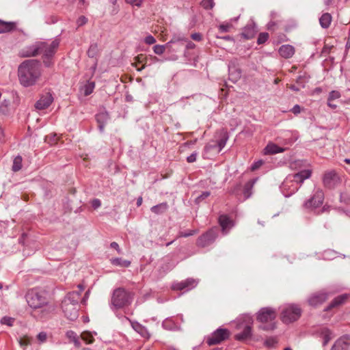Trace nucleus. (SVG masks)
<instances>
[{"instance_id": "obj_1", "label": "nucleus", "mask_w": 350, "mask_h": 350, "mask_svg": "<svg viewBox=\"0 0 350 350\" xmlns=\"http://www.w3.org/2000/svg\"><path fill=\"white\" fill-rule=\"evenodd\" d=\"M60 40L55 38L50 43L46 41H37L27 46L23 51V57H36L42 55L43 63L46 67L52 64V58L54 57L59 46Z\"/></svg>"}, {"instance_id": "obj_2", "label": "nucleus", "mask_w": 350, "mask_h": 350, "mask_svg": "<svg viewBox=\"0 0 350 350\" xmlns=\"http://www.w3.org/2000/svg\"><path fill=\"white\" fill-rule=\"evenodd\" d=\"M26 301L33 309H40L41 319L48 318L55 310V305L51 302L48 293L40 288L29 290L25 295Z\"/></svg>"}, {"instance_id": "obj_3", "label": "nucleus", "mask_w": 350, "mask_h": 350, "mask_svg": "<svg viewBox=\"0 0 350 350\" xmlns=\"http://www.w3.org/2000/svg\"><path fill=\"white\" fill-rule=\"evenodd\" d=\"M41 76V65L39 60L30 59L23 61L18 67L20 84L25 88L33 86Z\"/></svg>"}, {"instance_id": "obj_4", "label": "nucleus", "mask_w": 350, "mask_h": 350, "mask_svg": "<svg viewBox=\"0 0 350 350\" xmlns=\"http://www.w3.org/2000/svg\"><path fill=\"white\" fill-rule=\"evenodd\" d=\"M310 170H303L293 174H289L282 182L280 189L283 195L287 198L295 193L305 180L311 177Z\"/></svg>"}, {"instance_id": "obj_5", "label": "nucleus", "mask_w": 350, "mask_h": 350, "mask_svg": "<svg viewBox=\"0 0 350 350\" xmlns=\"http://www.w3.org/2000/svg\"><path fill=\"white\" fill-rule=\"evenodd\" d=\"M133 299V295L132 293L122 287L117 288L112 293L111 308L113 310L129 306L131 304Z\"/></svg>"}, {"instance_id": "obj_6", "label": "nucleus", "mask_w": 350, "mask_h": 350, "mask_svg": "<svg viewBox=\"0 0 350 350\" xmlns=\"http://www.w3.org/2000/svg\"><path fill=\"white\" fill-rule=\"evenodd\" d=\"M276 318L275 309L271 307H265L259 310L256 314V319L262 323H270L267 325H262L260 328L263 330H273L275 328L273 321Z\"/></svg>"}, {"instance_id": "obj_7", "label": "nucleus", "mask_w": 350, "mask_h": 350, "mask_svg": "<svg viewBox=\"0 0 350 350\" xmlns=\"http://www.w3.org/2000/svg\"><path fill=\"white\" fill-rule=\"evenodd\" d=\"M324 198L323 190L320 188L315 189L310 198L304 201L302 207L307 211H314L323 204Z\"/></svg>"}, {"instance_id": "obj_8", "label": "nucleus", "mask_w": 350, "mask_h": 350, "mask_svg": "<svg viewBox=\"0 0 350 350\" xmlns=\"http://www.w3.org/2000/svg\"><path fill=\"white\" fill-rule=\"evenodd\" d=\"M301 315V308L296 304H289L284 307L281 312L283 323L288 324L296 321Z\"/></svg>"}, {"instance_id": "obj_9", "label": "nucleus", "mask_w": 350, "mask_h": 350, "mask_svg": "<svg viewBox=\"0 0 350 350\" xmlns=\"http://www.w3.org/2000/svg\"><path fill=\"white\" fill-rule=\"evenodd\" d=\"M230 336L228 329L219 327L214 331L206 339V342L209 345H215L227 340Z\"/></svg>"}, {"instance_id": "obj_10", "label": "nucleus", "mask_w": 350, "mask_h": 350, "mask_svg": "<svg viewBox=\"0 0 350 350\" xmlns=\"http://www.w3.org/2000/svg\"><path fill=\"white\" fill-rule=\"evenodd\" d=\"M217 235V230L211 228L198 238L196 245L202 248L208 247L215 242Z\"/></svg>"}, {"instance_id": "obj_11", "label": "nucleus", "mask_w": 350, "mask_h": 350, "mask_svg": "<svg viewBox=\"0 0 350 350\" xmlns=\"http://www.w3.org/2000/svg\"><path fill=\"white\" fill-rule=\"evenodd\" d=\"M198 284V280L193 278H187L180 282H174L172 285V288L174 291H189L194 288Z\"/></svg>"}, {"instance_id": "obj_12", "label": "nucleus", "mask_w": 350, "mask_h": 350, "mask_svg": "<svg viewBox=\"0 0 350 350\" xmlns=\"http://www.w3.org/2000/svg\"><path fill=\"white\" fill-rule=\"evenodd\" d=\"M313 334L323 338V347L326 346L334 336L332 330L325 326L316 327L313 331Z\"/></svg>"}, {"instance_id": "obj_13", "label": "nucleus", "mask_w": 350, "mask_h": 350, "mask_svg": "<svg viewBox=\"0 0 350 350\" xmlns=\"http://www.w3.org/2000/svg\"><path fill=\"white\" fill-rule=\"evenodd\" d=\"M323 183L326 188L333 189L340 183V178L335 171H329L324 174Z\"/></svg>"}, {"instance_id": "obj_14", "label": "nucleus", "mask_w": 350, "mask_h": 350, "mask_svg": "<svg viewBox=\"0 0 350 350\" xmlns=\"http://www.w3.org/2000/svg\"><path fill=\"white\" fill-rule=\"evenodd\" d=\"M63 312L67 319L70 321H75L79 316V306H75L72 304L62 303Z\"/></svg>"}, {"instance_id": "obj_15", "label": "nucleus", "mask_w": 350, "mask_h": 350, "mask_svg": "<svg viewBox=\"0 0 350 350\" xmlns=\"http://www.w3.org/2000/svg\"><path fill=\"white\" fill-rule=\"evenodd\" d=\"M218 221L221 228L222 233L227 234L230 229L234 226V221L226 214H222L219 216Z\"/></svg>"}, {"instance_id": "obj_16", "label": "nucleus", "mask_w": 350, "mask_h": 350, "mask_svg": "<svg viewBox=\"0 0 350 350\" xmlns=\"http://www.w3.org/2000/svg\"><path fill=\"white\" fill-rule=\"evenodd\" d=\"M53 101V97L50 92L42 94L40 99L36 103L35 107L38 110H43L48 108Z\"/></svg>"}, {"instance_id": "obj_17", "label": "nucleus", "mask_w": 350, "mask_h": 350, "mask_svg": "<svg viewBox=\"0 0 350 350\" xmlns=\"http://www.w3.org/2000/svg\"><path fill=\"white\" fill-rule=\"evenodd\" d=\"M328 298V295L324 292H319L312 295L308 298V304L309 305L313 307H317L319 305H321L323 302H325Z\"/></svg>"}, {"instance_id": "obj_18", "label": "nucleus", "mask_w": 350, "mask_h": 350, "mask_svg": "<svg viewBox=\"0 0 350 350\" xmlns=\"http://www.w3.org/2000/svg\"><path fill=\"white\" fill-rule=\"evenodd\" d=\"M350 347V336L345 335L338 338L330 350H349Z\"/></svg>"}, {"instance_id": "obj_19", "label": "nucleus", "mask_w": 350, "mask_h": 350, "mask_svg": "<svg viewBox=\"0 0 350 350\" xmlns=\"http://www.w3.org/2000/svg\"><path fill=\"white\" fill-rule=\"evenodd\" d=\"M125 319L129 321L131 325V327L133 329L137 332L142 337L144 338H150V334L148 331V329L138 323L137 321H133L128 317H124Z\"/></svg>"}, {"instance_id": "obj_20", "label": "nucleus", "mask_w": 350, "mask_h": 350, "mask_svg": "<svg viewBox=\"0 0 350 350\" xmlns=\"http://www.w3.org/2000/svg\"><path fill=\"white\" fill-rule=\"evenodd\" d=\"M256 32V25L253 21H252L243 29L241 36L245 39L250 40L254 38Z\"/></svg>"}, {"instance_id": "obj_21", "label": "nucleus", "mask_w": 350, "mask_h": 350, "mask_svg": "<svg viewBox=\"0 0 350 350\" xmlns=\"http://www.w3.org/2000/svg\"><path fill=\"white\" fill-rule=\"evenodd\" d=\"M163 264L161 266V269L164 273H167L172 270L176 265H177V262H175L173 256L172 255H167L165 256L163 259Z\"/></svg>"}, {"instance_id": "obj_22", "label": "nucleus", "mask_w": 350, "mask_h": 350, "mask_svg": "<svg viewBox=\"0 0 350 350\" xmlns=\"http://www.w3.org/2000/svg\"><path fill=\"white\" fill-rule=\"evenodd\" d=\"M95 118L99 131L103 133L105 124L109 119V113L106 111H101L96 115Z\"/></svg>"}, {"instance_id": "obj_23", "label": "nucleus", "mask_w": 350, "mask_h": 350, "mask_svg": "<svg viewBox=\"0 0 350 350\" xmlns=\"http://www.w3.org/2000/svg\"><path fill=\"white\" fill-rule=\"evenodd\" d=\"M349 297V294H342L340 295L338 297H335L329 304L324 309L325 311H329L332 308H336L343 303L348 299Z\"/></svg>"}, {"instance_id": "obj_24", "label": "nucleus", "mask_w": 350, "mask_h": 350, "mask_svg": "<svg viewBox=\"0 0 350 350\" xmlns=\"http://www.w3.org/2000/svg\"><path fill=\"white\" fill-rule=\"evenodd\" d=\"M252 323L247 324L241 332L235 335V339L243 341L250 338L252 336Z\"/></svg>"}, {"instance_id": "obj_25", "label": "nucleus", "mask_w": 350, "mask_h": 350, "mask_svg": "<svg viewBox=\"0 0 350 350\" xmlns=\"http://www.w3.org/2000/svg\"><path fill=\"white\" fill-rule=\"evenodd\" d=\"M81 294L80 292L72 291L67 294L62 303L72 304L75 306H79V301L80 299Z\"/></svg>"}, {"instance_id": "obj_26", "label": "nucleus", "mask_w": 350, "mask_h": 350, "mask_svg": "<svg viewBox=\"0 0 350 350\" xmlns=\"http://www.w3.org/2000/svg\"><path fill=\"white\" fill-rule=\"evenodd\" d=\"M278 52L280 56L288 59L294 55L295 48L290 44H284L280 47Z\"/></svg>"}, {"instance_id": "obj_27", "label": "nucleus", "mask_w": 350, "mask_h": 350, "mask_svg": "<svg viewBox=\"0 0 350 350\" xmlns=\"http://www.w3.org/2000/svg\"><path fill=\"white\" fill-rule=\"evenodd\" d=\"M286 148L280 147L274 143L269 142L264 149L265 154H275L284 152Z\"/></svg>"}, {"instance_id": "obj_28", "label": "nucleus", "mask_w": 350, "mask_h": 350, "mask_svg": "<svg viewBox=\"0 0 350 350\" xmlns=\"http://www.w3.org/2000/svg\"><path fill=\"white\" fill-rule=\"evenodd\" d=\"M183 40H185L183 38H174L170 41H169L165 45H154L153 46V51L157 55H162L165 52V48L170 46V44Z\"/></svg>"}, {"instance_id": "obj_29", "label": "nucleus", "mask_w": 350, "mask_h": 350, "mask_svg": "<svg viewBox=\"0 0 350 350\" xmlns=\"http://www.w3.org/2000/svg\"><path fill=\"white\" fill-rule=\"evenodd\" d=\"M16 28L15 22H5L0 19V33L13 31Z\"/></svg>"}, {"instance_id": "obj_30", "label": "nucleus", "mask_w": 350, "mask_h": 350, "mask_svg": "<svg viewBox=\"0 0 350 350\" xmlns=\"http://www.w3.org/2000/svg\"><path fill=\"white\" fill-rule=\"evenodd\" d=\"M258 178H254L247 182L243 187V195L246 199L249 198L252 194V189L258 180Z\"/></svg>"}, {"instance_id": "obj_31", "label": "nucleus", "mask_w": 350, "mask_h": 350, "mask_svg": "<svg viewBox=\"0 0 350 350\" xmlns=\"http://www.w3.org/2000/svg\"><path fill=\"white\" fill-rule=\"evenodd\" d=\"M169 208L167 202H162L151 207L150 211L156 215H161L165 213Z\"/></svg>"}, {"instance_id": "obj_32", "label": "nucleus", "mask_w": 350, "mask_h": 350, "mask_svg": "<svg viewBox=\"0 0 350 350\" xmlns=\"http://www.w3.org/2000/svg\"><path fill=\"white\" fill-rule=\"evenodd\" d=\"M332 22V16L329 13H324L319 18V23L322 28L327 29Z\"/></svg>"}, {"instance_id": "obj_33", "label": "nucleus", "mask_w": 350, "mask_h": 350, "mask_svg": "<svg viewBox=\"0 0 350 350\" xmlns=\"http://www.w3.org/2000/svg\"><path fill=\"white\" fill-rule=\"evenodd\" d=\"M228 139V135L226 131H222L220 133V138L217 142V146L219 148L218 151L220 152L226 146Z\"/></svg>"}, {"instance_id": "obj_34", "label": "nucleus", "mask_w": 350, "mask_h": 350, "mask_svg": "<svg viewBox=\"0 0 350 350\" xmlns=\"http://www.w3.org/2000/svg\"><path fill=\"white\" fill-rule=\"evenodd\" d=\"M66 337L70 340V342H72L75 347H79L81 346V342L77 334L72 330H69L66 334Z\"/></svg>"}, {"instance_id": "obj_35", "label": "nucleus", "mask_w": 350, "mask_h": 350, "mask_svg": "<svg viewBox=\"0 0 350 350\" xmlns=\"http://www.w3.org/2000/svg\"><path fill=\"white\" fill-rule=\"evenodd\" d=\"M111 262L113 265L119 266L121 267H129L131 265V261L124 260L121 258H114L111 259Z\"/></svg>"}, {"instance_id": "obj_36", "label": "nucleus", "mask_w": 350, "mask_h": 350, "mask_svg": "<svg viewBox=\"0 0 350 350\" xmlns=\"http://www.w3.org/2000/svg\"><path fill=\"white\" fill-rule=\"evenodd\" d=\"M162 326L165 329L167 330H175L177 329V325L171 319H166L162 323Z\"/></svg>"}, {"instance_id": "obj_37", "label": "nucleus", "mask_w": 350, "mask_h": 350, "mask_svg": "<svg viewBox=\"0 0 350 350\" xmlns=\"http://www.w3.org/2000/svg\"><path fill=\"white\" fill-rule=\"evenodd\" d=\"M22 157L20 155L16 156L13 161L12 170L14 172H18L22 168Z\"/></svg>"}, {"instance_id": "obj_38", "label": "nucleus", "mask_w": 350, "mask_h": 350, "mask_svg": "<svg viewBox=\"0 0 350 350\" xmlns=\"http://www.w3.org/2000/svg\"><path fill=\"white\" fill-rule=\"evenodd\" d=\"M98 45L96 43L92 44L88 51V55L90 57H94L98 53Z\"/></svg>"}, {"instance_id": "obj_39", "label": "nucleus", "mask_w": 350, "mask_h": 350, "mask_svg": "<svg viewBox=\"0 0 350 350\" xmlns=\"http://www.w3.org/2000/svg\"><path fill=\"white\" fill-rule=\"evenodd\" d=\"M210 195H211V192L208 191H205L202 192V193L196 198V200H195L196 204H200L202 201H204L205 199L208 198L210 196Z\"/></svg>"}, {"instance_id": "obj_40", "label": "nucleus", "mask_w": 350, "mask_h": 350, "mask_svg": "<svg viewBox=\"0 0 350 350\" xmlns=\"http://www.w3.org/2000/svg\"><path fill=\"white\" fill-rule=\"evenodd\" d=\"M201 6L205 10H211L215 6L213 0H202Z\"/></svg>"}, {"instance_id": "obj_41", "label": "nucleus", "mask_w": 350, "mask_h": 350, "mask_svg": "<svg viewBox=\"0 0 350 350\" xmlns=\"http://www.w3.org/2000/svg\"><path fill=\"white\" fill-rule=\"evenodd\" d=\"M81 338L88 344H91L94 340L92 334L90 332H83L81 334Z\"/></svg>"}, {"instance_id": "obj_42", "label": "nucleus", "mask_w": 350, "mask_h": 350, "mask_svg": "<svg viewBox=\"0 0 350 350\" xmlns=\"http://www.w3.org/2000/svg\"><path fill=\"white\" fill-rule=\"evenodd\" d=\"M269 38V33L266 32L260 33L258 35V39H257V43L258 44H264L267 41Z\"/></svg>"}, {"instance_id": "obj_43", "label": "nucleus", "mask_w": 350, "mask_h": 350, "mask_svg": "<svg viewBox=\"0 0 350 350\" xmlns=\"http://www.w3.org/2000/svg\"><path fill=\"white\" fill-rule=\"evenodd\" d=\"M94 86L95 85L94 82L88 83L85 85L84 87V94L85 96L91 94L94 89Z\"/></svg>"}, {"instance_id": "obj_44", "label": "nucleus", "mask_w": 350, "mask_h": 350, "mask_svg": "<svg viewBox=\"0 0 350 350\" xmlns=\"http://www.w3.org/2000/svg\"><path fill=\"white\" fill-rule=\"evenodd\" d=\"M197 232L198 231L196 230H187V231H185V232H180L179 234H178V237H188L194 235L195 234L197 233Z\"/></svg>"}, {"instance_id": "obj_45", "label": "nucleus", "mask_w": 350, "mask_h": 350, "mask_svg": "<svg viewBox=\"0 0 350 350\" xmlns=\"http://www.w3.org/2000/svg\"><path fill=\"white\" fill-rule=\"evenodd\" d=\"M341 96L340 93L336 90H332L329 92L327 99L329 100H334L339 98Z\"/></svg>"}, {"instance_id": "obj_46", "label": "nucleus", "mask_w": 350, "mask_h": 350, "mask_svg": "<svg viewBox=\"0 0 350 350\" xmlns=\"http://www.w3.org/2000/svg\"><path fill=\"white\" fill-rule=\"evenodd\" d=\"M14 319L11 317H3L1 320V323L3 325H7L8 326H12Z\"/></svg>"}, {"instance_id": "obj_47", "label": "nucleus", "mask_w": 350, "mask_h": 350, "mask_svg": "<svg viewBox=\"0 0 350 350\" xmlns=\"http://www.w3.org/2000/svg\"><path fill=\"white\" fill-rule=\"evenodd\" d=\"M306 78L305 76L300 75L296 79V83L302 88L305 87V83L307 82Z\"/></svg>"}, {"instance_id": "obj_48", "label": "nucleus", "mask_w": 350, "mask_h": 350, "mask_svg": "<svg viewBox=\"0 0 350 350\" xmlns=\"http://www.w3.org/2000/svg\"><path fill=\"white\" fill-rule=\"evenodd\" d=\"M332 47H333L332 46H329V45L325 44L321 51V56L326 57L330 53Z\"/></svg>"}, {"instance_id": "obj_49", "label": "nucleus", "mask_w": 350, "mask_h": 350, "mask_svg": "<svg viewBox=\"0 0 350 350\" xmlns=\"http://www.w3.org/2000/svg\"><path fill=\"white\" fill-rule=\"evenodd\" d=\"M46 142L49 143L51 145L54 144L57 142V136L55 134H51L47 135L45 139Z\"/></svg>"}, {"instance_id": "obj_50", "label": "nucleus", "mask_w": 350, "mask_h": 350, "mask_svg": "<svg viewBox=\"0 0 350 350\" xmlns=\"http://www.w3.org/2000/svg\"><path fill=\"white\" fill-rule=\"evenodd\" d=\"M231 27H232V25L229 24V23L221 24L219 26V29L221 33H226V32L229 31Z\"/></svg>"}, {"instance_id": "obj_51", "label": "nucleus", "mask_w": 350, "mask_h": 350, "mask_svg": "<svg viewBox=\"0 0 350 350\" xmlns=\"http://www.w3.org/2000/svg\"><path fill=\"white\" fill-rule=\"evenodd\" d=\"M125 1L133 6L141 7L144 0H125Z\"/></svg>"}, {"instance_id": "obj_52", "label": "nucleus", "mask_w": 350, "mask_h": 350, "mask_svg": "<svg viewBox=\"0 0 350 350\" xmlns=\"http://www.w3.org/2000/svg\"><path fill=\"white\" fill-rule=\"evenodd\" d=\"M263 163H264V161L261 159L258 160L257 161H255L251 166V170L255 171V170H258V168H260V167H261Z\"/></svg>"}, {"instance_id": "obj_53", "label": "nucleus", "mask_w": 350, "mask_h": 350, "mask_svg": "<svg viewBox=\"0 0 350 350\" xmlns=\"http://www.w3.org/2000/svg\"><path fill=\"white\" fill-rule=\"evenodd\" d=\"M88 22V18L84 16H81L77 21V24L79 27L83 26Z\"/></svg>"}, {"instance_id": "obj_54", "label": "nucleus", "mask_w": 350, "mask_h": 350, "mask_svg": "<svg viewBox=\"0 0 350 350\" xmlns=\"http://www.w3.org/2000/svg\"><path fill=\"white\" fill-rule=\"evenodd\" d=\"M144 42L146 44L150 45L155 43L156 39L152 35H148L145 38Z\"/></svg>"}, {"instance_id": "obj_55", "label": "nucleus", "mask_w": 350, "mask_h": 350, "mask_svg": "<svg viewBox=\"0 0 350 350\" xmlns=\"http://www.w3.org/2000/svg\"><path fill=\"white\" fill-rule=\"evenodd\" d=\"M91 205L94 209H97L101 206V202L99 199L95 198L91 202Z\"/></svg>"}, {"instance_id": "obj_56", "label": "nucleus", "mask_w": 350, "mask_h": 350, "mask_svg": "<svg viewBox=\"0 0 350 350\" xmlns=\"http://www.w3.org/2000/svg\"><path fill=\"white\" fill-rule=\"evenodd\" d=\"M19 345L24 349L29 344V340L27 338H20L18 340Z\"/></svg>"}, {"instance_id": "obj_57", "label": "nucleus", "mask_w": 350, "mask_h": 350, "mask_svg": "<svg viewBox=\"0 0 350 350\" xmlns=\"http://www.w3.org/2000/svg\"><path fill=\"white\" fill-rule=\"evenodd\" d=\"M197 153L193 152L187 157V161L188 163H193L196 161Z\"/></svg>"}, {"instance_id": "obj_58", "label": "nucleus", "mask_w": 350, "mask_h": 350, "mask_svg": "<svg viewBox=\"0 0 350 350\" xmlns=\"http://www.w3.org/2000/svg\"><path fill=\"white\" fill-rule=\"evenodd\" d=\"M191 38L195 41H200L202 39V36L200 33H193L191 35Z\"/></svg>"}, {"instance_id": "obj_59", "label": "nucleus", "mask_w": 350, "mask_h": 350, "mask_svg": "<svg viewBox=\"0 0 350 350\" xmlns=\"http://www.w3.org/2000/svg\"><path fill=\"white\" fill-rule=\"evenodd\" d=\"M290 111L295 115H297L301 112V107L299 105H295Z\"/></svg>"}, {"instance_id": "obj_60", "label": "nucleus", "mask_w": 350, "mask_h": 350, "mask_svg": "<svg viewBox=\"0 0 350 350\" xmlns=\"http://www.w3.org/2000/svg\"><path fill=\"white\" fill-rule=\"evenodd\" d=\"M38 339L40 342H44L46 340V334L45 332H40L37 336Z\"/></svg>"}, {"instance_id": "obj_61", "label": "nucleus", "mask_w": 350, "mask_h": 350, "mask_svg": "<svg viewBox=\"0 0 350 350\" xmlns=\"http://www.w3.org/2000/svg\"><path fill=\"white\" fill-rule=\"evenodd\" d=\"M27 237V234L26 233H23L21 237L18 239V243L23 245H25Z\"/></svg>"}, {"instance_id": "obj_62", "label": "nucleus", "mask_w": 350, "mask_h": 350, "mask_svg": "<svg viewBox=\"0 0 350 350\" xmlns=\"http://www.w3.org/2000/svg\"><path fill=\"white\" fill-rule=\"evenodd\" d=\"M110 247L113 249H115L119 254H120L122 252L121 250L120 249L119 245L116 242H111L110 244Z\"/></svg>"}, {"instance_id": "obj_63", "label": "nucleus", "mask_w": 350, "mask_h": 350, "mask_svg": "<svg viewBox=\"0 0 350 350\" xmlns=\"http://www.w3.org/2000/svg\"><path fill=\"white\" fill-rule=\"evenodd\" d=\"M330 206L327 204H325L320 211H319L318 214L322 213L324 212H329V211Z\"/></svg>"}, {"instance_id": "obj_64", "label": "nucleus", "mask_w": 350, "mask_h": 350, "mask_svg": "<svg viewBox=\"0 0 350 350\" xmlns=\"http://www.w3.org/2000/svg\"><path fill=\"white\" fill-rule=\"evenodd\" d=\"M119 11V7L118 5H113V8H112V10H111V14L112 16L113 15H116Z\"/></svg>"}]
</instances>
